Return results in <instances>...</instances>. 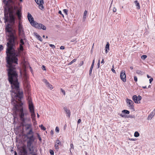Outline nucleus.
<instances>
[{"mask_svg":"<svg viewBox=\"0 0 155 155\" xmlns=\"http://www.w3.org/2000/svg\"><path fill=\"white\" fill-rule=\"evenodd\" d=\"M122 113L124 114H129L130 113V112L128 110H124L122 111Z\"/></svg>","mask_w":155,"mask_h":155,"instance_id":"obj_25","label":"nucleus"},{"mask_svg":"<svg viewBox=\"0 0 155 155\" xmlns=\"http://www.w3.org/2000/svg\"><path fill=\"white\" fill-rule=\"evenodd\" d=\"M42 70H46V67L44 65H42Z\"/></svg>","mask_w":155,"mask_h":155,"instance_id":"obj_46","label":"nucleus"},{"mask_svg":"<svg viewBox=\"0 0 155 155\" xmlns=\"http://www.w3.org/2000/svg\"><path fill=\"white\" fill-rule=\"evenodd\" d=\"M100 64L97 63V68H99L100 66Z\"/></svg>","mask_w":155,"mask_h":155,"instance_id":"obj_52","label":"nucleus"},{"mask_svg":"<svg viewBox=\"0 0 155 155\" xmlns=\"http://www.w3.org/2000/svg\"><path fill=\"white\" fill-rule=\"evenodd\" d=\"M58 13L59 14H61V15H63L62 14V12H61V11H59V12H58Z\"/></svg>","mask_w":155,"mask_h":155,"instance_id":"obj_55","label":"nucleus"},{"mask_svg":"<svg viewBox=\"0 0 155 155\" xmlns=\"http://www.w3.org/2000/svg\"><path fill=\"white\" fill-rule=\"evenodd\" d=\"M81 120L80 119H78V124L79 123H80L81 122Z\"/></svg>","mask_w":155,"mask_h":155,"instance_id":"obj_49","label":"nucleus"},{"mask_svg":"<svg viewBox=\"0 0 155 155\" xmlns=\"http://www.w3.org/2000/svg\"><path fill=\"white\" fill-rule=\"evenodd\" d=\"M87 11L85 10L84 11V15L83 18V21H84L86 18V15L87 14Z\"/></svg>","mask_w":155,"mask_h":155,"instance_id":"obj_23","label":"nucleus"},{"mask_svg":"<svg viewBox=\"0 0 155 155\" xmlns=\"http://www.w3.org/2000/svg\"><path fill=\"white\" fill-rule=\"evenodd\" d=\"M22 152L24 155H27L28 152L26 148H23L22 150Z\"/></svg>","mask_w":155,"mask_h":155,"instance_id":"obj_24","label":"nucleus"},{"mask_svg":"<svg viewBox=\"0 0 155 155\" xmlns=\"http://www.w3.org/2000/svg\"><path fill=\"white\" fill-rule=\"evenodd\" d=\"M147 77L148 78H150L151 77L149 75L147 74Z\"/></svg>","mask_w":155,"mask_h":155,"instance_id":"obj_57","label":"nucleus"},{"mask_svg":"<svg viewBox=\"0 0 155 155\" xmlns=\"http://www.w3.org/2000/svg\"><path fill=\"white\" fill-rule=\"evenodd\" d=\"M147 57V56L146 55H143L142 56L141 58L142 59H145Z\"/></svg>","mask_w":155,"mask_h":155,"instance_id":"obj_39","label":"nucleus"},{"mask_svg":"<svg viewBox=\"0 0 155 155\" xmlns=\"http://www.w3.org/2000/svg\"><path fill=\"white\" fill-rule=\"evenodd\" d=\"M126 102L128 104V106L130 108V109L134 110V106L133 105L134 103L132 100L127 99L126 100Z\"/></svg>","mask_w":155,"mask_h":155,"instance_id":"obj_13","label":"nucleus"},{"mask_svg":"<svg viewBox=\"0 0 155 155\" xmlns=\"http://www.w3.org/2000/svg\"><path fill=\"white\" fill-rule=\"evenodd\" d=\"M130 69H131V70H132L133 69V67H132V66L130 67Z\"/></svg>","mask_w":155,"mask_h":155,"instance_id":"obj_58","label":"nucleus"},{"mask_svg":"<svg viewBox=\"0 0 155 155\" xmlns=\"http://www.w3.org/2000/svg\"><path fill=\"white\" fill-rule=\"evenodd\" d=\"M28 108L31 113V117L32 119H35V115L34 112V106L32 100L29 97H28Z\"/></svg>","mask_w":155,"mask_h":155,"instance_id":"obj_5","label":"nucleus"},{"mask_svg":"<svg viewBox=\"0 0 155 155\" xmlns=\"http://www.w3.org/2000/svg\"><path fill=\"white\" fill-rule=\"evenodd\" d=\"M43 4H41L39 5V8L42 9H43L44 8V6L43 5Z\"/></svg>","mask_w":155,"mask_h":155,"instance_id":"obj_33","label":"nucleus"},{"mask_svg":"<svg viewBox=\"0 0 155 155\" xmlns=\"http://www.w3.org/2000/svg\"><path fill=\"white\" fill-rule=\"evenodd\" d=\"M61 92H62L64 95H65V91L64 90L61 88Z\"/></svg>","mask_w":155,"mask_h":155,"instance_id":"obj_41","label":"nucleus"},{"mask_svg":"<svg viewBox=\"0 0 155 155\" xmlns=\"http://www.w3.org/2000/svg\"><path fill=\"white\" fill-rule=\"evenodd\" d=\"M26 137L27 138V147L29 151L31 152V153L34 152V148H35L34 146L32 145L33 143L35 140V137L33 135L31 136H27Z\"/></svg>","mask_w":155,"mask_h":155,"instance_id":"obj_3","label":"nucleus"},{"mask_svg":"<svg viewBox=\"0 0 155 155\" xmlns=\"http://www.w3.org/2000/svg\"><path fill=\"white\" fill-rule=\"evenodd\" d=\"M36 134H37V137L38 138L39 140L40 141H41V137L39 134L38 133H37Z\"/></svg>","mask_w":155,"mask_h":155,"instance_id":"obj_32","label":"nucleus"},{"mask_svg":"<svg viewBox=\"0 0 155 155\" xmlns=\"http://www.w3.org/2000/svg\"><path fill=\"white\" fill-rule=\"evenodd\" d=\"M17 1L14 5H13L11 8H9V6L5 7L4 8V19L5 23L8 21L9 17L10 22L11 23H14L15 20V15H17L18 18L19 19L21 17V10L15 5L17 3Z\"/></svg>","mask_w":155,"mask_h":155,"instance_id":"obj_2","label":"nucleus"},{"mask_svg":"<svg viewBox=\"0 0 155 155\" xmlns=\"http://www.w3.org/2000/svg\"><path fill=\"white\" fill-rule=\"evenodd\" d=\"M143 87V88H147V87H146V86H145Z\"/></svg>","mask_w":155,"mask_h":155,"instance_id":"obj_61","label":"nucleus"},{"mask_svg":"<svg viewBox=\"0 0 155 155\" xmlns=\"http://www.w3.org/2000/svg\"><path fill=\"white\" fill-rule=\"evenodd\" d=\"M120 115L121 116V117H124V118H127V115H125L123 113H122L120 114Z\"/></svg>","mask_w":155,"mask_h":155,"instance_id":"obj_31","label":"nucleus"},{"mask_svg":"<svg viewBox=\"0 0 155 155\" xmlns=\"http://www.w3.org/2000/svg\"><path fill=\"white\" fill-rule=\"evenodd\" d=\"M37 152V150H35V148H34V152L32 153H31V152L29 151V153L32 154L31 155H37V154L36 153Z\"/></svg>","mask_w":155,"mask_h":155,"instance_id":"obj_26","label":"nucleus"},{"mask_svg":"<svg viewBox=\"0 0 155 155\" xmlns=\"http://www.w3.org/2000/svg\"><path fill=\"white\" fill-rule=\"evenodd\" d=\"M19 116L21 122H24L27 121L28 122L31 121V119L29 117H25V116H26L28 114L27 111H24L23 108H21L19 110Z\"/></svg>","mask_w":155,"mask_h":155,"instance_id":"obj_4","label":"nucleus"},{"mask_svg":"<svg viewBox=\"0 0 155 155\" xmlns=\"http://www.w3.org/2000/svg\"><path fill=\"white\" fill-rule=\"evenodd\" d=\"M130 140H131L134 141V140H134V139H131Z\"/></svg>","mask_w":155,"mask_h":155,"instance_id":"obj_60","label":"nucleus"},{"mask_svg":"<svg viewBox=\"0 0 155 155\" xmlns=\"http://www.w3.org/2000/svg\"><path fill=\"white\" fill-rule=\"evenodd\" d=\"M63 11H64V13L65 14L67 15L68 10L67 9H64L63 10Z\"/></svg>","mask_w":155,"mask_h":155,"instance_id":"obj_44","label":"nucleus"},{"mask_svg":"<svg viewBox=\"0 0 155 155\" xmlns=\"http://www.w3.org/2000/svg\"><path fill=\"white\" fill-rule=\"evenodd\" d=\"M120 78L124 82H126V75L124 71L122 70L121 71L120 73Z\"/></svg>","mask_w":155,"mask_h":155,"instance_id":"obj_9","label":"nucleus"},{"mask_svg":"<svg viewBox=\"0 0 155 155\" xmlns=\"http://www.w3.org/2000/svg\"><path fill=\"white\" fill-rule=\"evenodd\" d=\"M139 136V134L137 131H136L134 134L135 137H137Z\"/></svg>","mask_w":155,"mask_h":155,"instance_id":"obj_27","label":"nucleus"},{"mask_svg":"<svg viewBox=\"0 0 155 155\" xmlns=\"http://www.w3.org/2000/svg\"><path fill=\"white\" fill-rule=\"evenodd\" d=\"M76 61V59H74L73 60H72L71 62H70L69 64V65H71L74 63V62H75Z\"/></svg>","mask_w":155,"mask_h":155,"instance_id":"obj_34","label":"nucleus"},{"mask_svg":"<svg viewBox=\"0 0 155 155\" xmlns=\"http://www.w3.org/2000/svg\"><path fill=\"white\" fill-rule=\"evenodd\" d=\"M54 147L56 150H58L59 149L58 145L55 143L54 145Z\"/></svg>","mask_w":155,"mask_h":155,"instance_id":"obj_38","label":"nucleus"},{"mask_svg":"<svg viewBox=\"0 0 155 155\" xmlns=\"http://www.w3.org/2000/svg\"><path fill=\"white\" fill-rule=\"evenodd\" d=\"M76 40V39H75V38H74V39H72L71 40V42H74V41H75Z\"/></svg>","mask_w":155,"mask_h":155,"instance_id":"obj_51","label":"nucleus"},{"mask_svg":"<svg viewBox=\"0 0 155 155\" xmlns=\"http://www.w3.org/2000/svg\"><path fill=\"white\" fill-rule=\"evenodd\" d=\"M64 46H61L60 47V49H61L62 50L64 49Z\"/></svg>","mask_w":155,"mask_h":155,"instance_id":"obj_48","label":"nucleus"},{"mask_svg":"<svg viewBox=\"0 0 155 155\" xmlns=\"http://www.w3.org/2000/svg\"><path fill=\"white\" fill-rule=\"evenodd\" d=\"M94 59L93 60V61L91 66V68H90V69L89 75L90 76H91V75L92 72V70L93 69V68L94 67Z\"/></svg>","mask_w":155,"mask_h":155,"instance_id":"obj_16","label":"nucleus"},{"mask_svg":"<svg viewBox=\"0 0 155 155\" xmlns=\"http://www.w3.org/2000/svg\"><path fill=\"white\" fill-rule=\"evenodd\" d=\"M35 1L38 5L41 4H44V3L43 0H35Z\"/></svg>","mask_w":155,"mask_h":155,"instance_id":"obj_22","label":"nucleus"},{"mask_svg":"<svg viewBox=\"0 0 155 155\" xmlns=\"http://www.w3.org/2000/svg\"><path fill=\"white\" fill-rule=\"evenodd\" d=\"M28 122L27 121H25L24 122H21V124L22 127H25V130H27L30 128L31 127V124H26V122Z\"/></svg>","mask_w":155,"mask_h":155,"instance_id":"obj_11","label":"nucleus"},{"mask_svg":"<svg viewBox=\"0 0 155 155\" xmlns=\"http://www.w3.org/2000/svg\"><path fill=\"white\" fill-rule=\"evenodd\" d=\"M56 143L58 145H60L61 144V142L60 141V140H57L56 141Z\"/></svg>","mask_w":155,"mask_h":155,"instance_id":"obj_35","label":"nucleus"},{"mask_svg":"<svg viewBox=\"0 0 155 155\" xmlns=\"http://www.w3.org/2000/svg\"><path fill=\"white\" fill-rule=\"evenodd\" d=\"M134 3L136 6V8L137 9H139L140 8V4L137 0H136L134 2Z\"/></svg>","mask_w":155,"mask_h":155,"instance_id":"obj_20","label":"nucleus"},{"mask_svg":"<svg viewBox=\"0 0 155 155\" xmlns=\"http://www.w3.org/2000/svg\"><path fill=\"white\" fill-rule=\"evenodd\" d=\"M134 81L135 82H137V77L136 76H135L134 77Z\"/></svg>","mask_w":155,"mask_h":155,"instance_id":"obj_45","label":"nucleus"},{"mask_svg":"<svg viewBox=\"0 0 155 155\" xmlns=\"http://www.w3.org/2000/svg\"><path fill=\"white\" fill-rule=\"evenodd\" d=\"M59 128L58 127H56L55 128V131L58 133L59 131Z\"/></svg>","mask_w":155,"mask_h":155,"instance_id":"obj_42","label":"nucleus"},{"mask_svg":"<svg viewBox=\"0 0 155 155\" xmlns=\"http://www.w3.org/2000/svg\"><path fill=\"white\" fill-rule=\"evenodd\" d=\"M110 45L108 42H107L105 46V53L107 54L109 50Z\"/></svg>","mask_w":155,"mask_h":155,"instance_id":"obj_19","label":"nucleus"},{"mask_svg":"<svg viewBox=\"0 0 155 155\" xmlns=\"http://www.w3.org/2000/svg\"><path fill=\"white\" fill-rule=\"evenodd\" d=\"M34 34L35 36H36V38L40 41H42V39L41 37L38 35L37 33L35 32Z\"/></svg>","mask_w":155,"mask_h":155,"instance_id":"obj_18","label":"nucleus"},{"mask_svg":"<svg viewBox=\"0 0 155 155\" xmlns=\"http://www.w3.org/2000/svg\"><path fill=\"white\" fill-rule=\"evenodd\" d=\"M3 46L2 45H0V53L3 49Z\"/></svg>","mask_w":155,"mask_h":155,"instance_id":"obj_40","label":"nucleus"},{"mask_svg":"<svg viewBox=\"0 0 155 155\" xmlns=\"http://www.w3.org/2000/svg\"><path fill=\"white\" fill-rule=\"evenodd\" d=\"M37 116L38 117H39V115L37 113Z\"/></svg>","mask_w":155,"mask_h":155,"instance_id":"obj_64","label":"nucleus"},{"mask_svg":"<svg viewBox=\"0 0 155 155\" xmlns=\"http://www.w3.org/2000/svg\"><path fill=\"white\" fill-rule=\"evenodd\" d=\"M155 114V112L154 111H153L152 112H151L148 117V120H151L154 116Z\"/></svg>","mask_w":155,"mask_h":155,"instance_id":"obj_15","label":"nucleus"},{"mask_svg":"<svg viewBox=\"0 0 155 155\" xmlns=\"http://www.w3.org/2000/svg\"><path fill=\"white\" fill-rule=\"evenodd\" d=\"M8 37L6 44L5 57L7 63L6 70L8 72V80L12 87V103L16 107L18 101H21L23 97V92L19 89V83L18 81V74L16 71L15 64H18V57L22 56L24 49L23 45H19V47L16 50L15 45H18V37L16 30L9 24L5 28Z\"/></svg>","mask_w":155,"mask_h":155,"instance_id":"obj_1","label":"nucleus"},{"mask_svg":"<svg viewBox=\"0 0 155 155\" xmlns=\"http://www.w3.org/2000/svg\"><path fill=\"white\" fill-rule=\"evenodd\" d=\"M51 134L53 135L54 134V131L52 130H51Z\"/></svg>","mask_w":155,"mask_h":155,"instance_id":"obj_54","label":"nucleus"},{"mask_svg":"<svg viewBox=\"0 0 155 155\" xmlns=\"http://www.w3.org/2000/svg\"><path fill=\"white\" fill-rule=\"evenodd\" d=\"M18 30L19 35L21 36L22 38H24L25 36V33L23 27L20 22H19L18 24Z\"/></svg>","mask_w":155,"mask_h":155,"instance_id":"obj_6","label":"nucleus"},{"mask_svg":"<svg viewBox=\"0 0 155 155\" xmlns=\"http://www.w3.org/2000/svg\"><path fill=\"white\" fill-rule=\"evenodd\" d=\"M70 146H71V148H73V149L74 148V146H73V144H72V143L71 144H70Z\"/></svg>","mask_w":155,"mask_h":155,"instance_id":"obj_50","label":"nucleus"},{"mask_svg":"<svg viewBox=\"0 0 155 155\" xmlns=\"http://www.w3.org/2000/svg\"><path fill=\"white\" fill-rule=\"evenodd\" d=\"M136 73L138 74L142 75L143 72L141 71L137 70L136 71Z\"/></svg>","mask_w":155,"mask_h":155,"instance_id":"obj_30","label":"nucleus"},{"mask_svg":"<svg viewBox=\"0 0 155 155\" xmlns=\"http://www.w3.org/2000/svg\"><path fill=\"white\" fill-rule=\"evenodd\" d=\"M17 0H3V2L5 7H8L11 5H14Z\"/></svg>","mask_w":155,"mask_h":155,"instance_id":"obj_8","label":"nucleus"},{"mask_svg":"<svg viewBox=\"0 0 155 155\" xmlns=\"http://www.w3.org/2000/svg\"><path fill=\"white\" fill-rule=\"evenodd\" d=\"M112 68L111 69V71L113 72L114 73H115L116 74V72L115 71V70H114V65H113V66H112Z\"/></svg>","mask_w":155,"mask_h":155,"instance_id":"obj_36","label":"nucleus"},{"mask_svg":"<svg viewBox=\"0 0 155 155\" xmlns=\"http://www.w3.org/2000/svg\"><path fill=\"white\" fill-rule=\"evenodd\" d=\"M15 155H17V154L16 151L15 152Z\"/></svg>","mask_w":155,"mask_h":155,"instance_id":"obj_59","label":"nucleus"},{"mask_svg":"<svg viewBox=\"0 0 155 155\" xmlns=\"http://www.w3.org/2000/svg\"><path fill=\"white\" fill-rule=\"evenodd\" d=\"M49 45L52 48H54L55 47V46L54 45H52V44H49Z\"/></svg>","mask_w":155,"mask_h":155,"instance_id":"obj_43","label":"nucleus"},{"mask_svg":"<svg viewBox=\"0 0 155 155\" xmlns=\"http://www.w3.org/2000/svg\"><path fill=\"white\" fill-rule=\"evenodd\" d=\"M32 26L39 29H42L44 30L46 29V27L45 25L41 23H38L36 21L35 22Z\"/></svg>","mask_w":155,"mask_h":155,"instance_id":"obj_7","label":"nucleus"},{"mask_svg":"<svg viewBox=\"0 0 155 155\" xmlns=\"http://www.w3.org/2000/svg\"><path fill=\"white\" fill-rule=\"evenodd\" d=\"M33 131L32 129L31 128L29 130V131L26 133L25 137L27 136H29V135H31V134H32V135H33Z\"/></svg>","mask_w":155,"mask_h":155,"instance_id":"obj_21","label":"nucleus"},{"mask_svg":"<svg viewBox=\"0 0 155 155\" xmlns=\"http://www.w3.org/2000/svg\"><path fill=\"white\" fill-rule=\"evenodd\" d=\"M43 81L45 83L46 86L49 88H51L52 85L45 79H44Z\"/></svg>","mask_w":155,"mask_h":155,"instance_id":"obj_17","label":"nucleus"},{"mask_svg":"<svg viewBox=\"0 0 155 155\" xmlns=\"http://www.w3.org/2000/svg\"><path fill=\"white\" fill-rule=\"evenodd\" d=\"M63 109L65 113L66 114L67 116L69 117L71 115V112L70 110L66 106L64 107Z\"/></svg>","mask_w":155,"mask_h":155,"instance_id":"obj_14","label":"nucleus"},{"mask_svg":"<svg viewBox=\"0 0 155 155\" xmlns=\"http://www.w3.org/2000/svg\"><path fill=\"white\" fill-rule=\"evenodd\" d=\"M97 63H99V64H100V60H98Z\"/></svg>","mask_w":155,"mask_h":155,"instance_id":"obj_62","label":"nucleus"},{"mask_svg":"<svg viewBox=\"0 0 155 155\" xmlns=\"http://www.w3.org/2000/svg\"><path fill=\"white\" fill-rule=\"evenodd\" d=\"M142 99V97L140 95L137 96L136 95H134L132 97V99L134 103H138V102L140 101Z\"/></svg>","mask_w":155,"mask_h":155,"instance_id":"obj_10","label":"nucleus"},{"mask_svg":"<svg viewBox=\"0 0 155 155\" xmlns=\"http://www.w3.org/2000/svg\"><path fill=\"white\" fill-rule=\"evenodd\" d=\"M20 45H23L25 44V43L24 41L23 40L22 38H21L20 40Z\"/></svg>","mask_w":155,"mask_h":155,"instance_id":"obj_29","label":"nucleus"},{"mask_svg":"<svg viewBox=\"0 0 155 155\" xmlns=\"http://www.w3.org/2000/svg\"><path fill=\"white\" fill-rule=\"evenodd\" d=\"M104 60L103 58V59L102 60V61H101V64H104Z\"/></svg>","mask_w":155,"mask_h":155,"instance_id":"obj_56","label":"nucleus"},{"mask_svg":"<svg viewBox=\"0 0 155 155\" xmlns=\"http://www.w3.org/2000/svg\"><path fill=\"white\" fill-rule=\"evenodd\" d=\"M130 117V115H129V116H127V118H129V117Z\"/></svg>","mask_w":155,"mask_h":155,"instance_id":"obj_63","label":"nucleus"},{"mask_svg":"<svg viewBox=\"0 0 155 155\" xmlns=\"http://www.w3.org/2000/svg\"><path fill=\"white\" fill-rule=\"evenodd\" d=\"M49 152L51 155H54V152L53 150H50Z\"/></svg>","mask_w":155,"mask_h":155,"instance_id":"obj_37","label":"nucleus"},{"mask_svg":"<svg viewBox=\"0 0 155 155\" xmlns=\"http://www.w3.org/2000/svg\"><path fill=\"white\" fill-rule=\"evenodd\" d=\"M27 17L28 20L30 22L31 24V25H32V24H34L35 21H34L33 17L31 14L29 12L28 13Z\"/></svg>","mask_w":155,"mask_h":155,"instance_id":"obj_12","label":"nucleus"},{"mask_svg":"<svg viewBox=\"0 0 155 155\" xmlns=\"http://www.w3.org/2000/svg\"><path fill=\"white\" fill-rule=\"evenodd\" d=\"M153 78H151L150 79H149V82H150V84L152 82V81H153Z\"/></svg>","mask_w":155,"mask_h":155,"instance_id":"obj_47","label":"nucleus"},{"mask_svg":"<svg viewBox=\"0 0 155 155\" xmlns=\"http://www.w3.org/2000/svg\"><path fill=\"white\" fill-rule=\"evenodd\" d=\"M116 8H114L113 9V11L114 12H115L116 11Z\"/></svg>","mask_w":155,"mask_h":155,"instance_id":"obj_53","label":"nucleus"},{"mask_svg":"<svg viewBox=\"0 0 155 155\" xmlns=\"http://www.w3.org/2000/svg\"><path fill=\"white\" fill-rule=\"evenodd\" d=\"M39 127L41 129L43 130H45L46 129V128L42 124L40 125Z\"/></svg>","mask_w":155,"mask_h":155,"instance_id":"obj_28","label":"nucleus"}]
</instances>
